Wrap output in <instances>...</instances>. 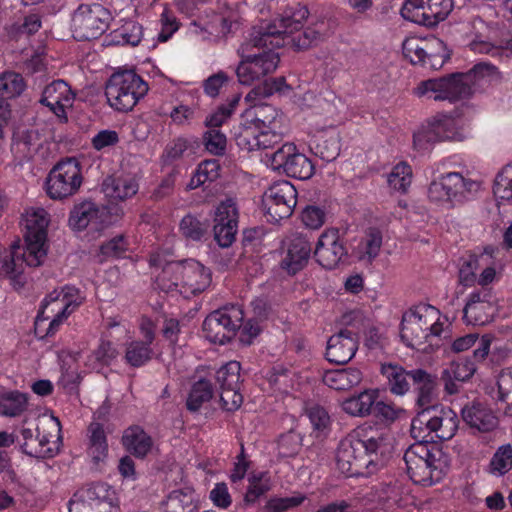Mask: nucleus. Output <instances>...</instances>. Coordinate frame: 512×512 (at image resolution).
Instances as JSON below:
<instances>
[{
	"mask_svg": "<svg viewBox=\"0 0 512 512\" xmlns=\"http://www.w3.org/2000/svg\"><path fill=\"white\" fill-rule=\"evenodd\" d=\"M381 246V232L377 229H370L357 247L359 259L371 262L379 254Z\"/></svg>",
	"mask_w": 512,
	"mask_h": 512,
	"instance_id": "50",
	"label": "nucleus"
},
{
	"mask_svg": "<svg viewBox=\"0 0 512 512\" xmlns=\"http://www.w3.org/2000/svg\"><path fill=\"white\" fill-rule=\"evenodd\" d=\"M346 253L339 230L335 228H328L322 232L314 251L317 262L326 269L335 268Z\"/></svg>",
	"mask_w": 512,
	"mask_h": 512,
	"instance_id": "21",
	"label": "nucleus"
},
{
	"mask_svg": "<svg viewBox=\"0 0 512 512\" xmlns=\"http://www.w3.org/2000/svg\"><path fill=\"white\" fill-rule=\"evenodd\" d=\"M489 253L485 252L479 256L471 257L465 262L459 271V282L464 286H473L477 283V272L486 264Z\"/></svg>",
	"mask_w": 512,
	"mask_h": 512,
	"instance_id": "51",
	"label": "nucleus"
},
{
	"mask_svg": "<svg viewBox=\"0 0 512 512\" xmlns=\"http://www.w3.org/2000/svg\"><path fill=\"white\" fill-rule=\"evenodd\" d=\"M106 212L92 201H83L76 204L70 212L69 224L75 230L90 227L100 230L104 227Z\"/></svg>",
	"mask_w": 512,
	"mask_h": 512,
	"instance_id": "24",
	"label": "nucleus"
},
{
	"mask_svg": "<svg viewBox=\"0 0 512 512\" xmlns=\"http://www.w3.org/2000/svg\"><path fill=\"white\" fill-rule=\"evenodd\" d=\"M19 440L23 453L34 458H50L56 454V448L47 435H41L39 428L35 430L23 427L20 429Z\"/></svg>",
	"mask_w": 512,
	"mask_h": 512,
	"instance_id": "25",
	"label": "nucleus"
},
{
	"mask_svg": "<svg viewBox=\"0 0 512 512\" xmlns=\"http://www.w3.org/2000/svg\"><path fill=\"white\" fill-rule=\"evenodd\" d=\"M364 428H358L343 439L337 449L336 465L348 477H368L378 470L377 451L385 438L375 433L364 438Z\"/></svg>",
	"mask_w": 512,
	"mask_h": 512,
	"instance_id": "3",
	"label": "nucleus"
},
{
	"mask_svg": "<svg viewBox=\"0 0 512 512\" xmlns=\"http://www.w3.org/2000/svg\"><path fill=\"white\" fill-rule=\"evenodd\" d=\"M512 469V445L507 443L499 446L493 454L488 472L492 476L501 477Z\"/></svg>",
	"mask_w": 512,
	"mask_h": 512,
	"instance_id": "45",
	"label": "nucleus"
},
{
	"mask_svg": "<svg viewBox=\"0 0 512 512\" xmlns=\"http://www.w3.org/2000/svg\"><path fill=\"white\" fill-rule=\"evenodd\" d=\"M149 90L148 84L132 70L113 73L105 86L109 105L119 111H131Z\"/></svg>",
	"mask_w": 512,
	"mask_h": 512,
	"instance_id": "5",
	"label": "nucleus"
},
{
	"mask_svg": "<svg viewBox=\"0 0 512 512\" xmlns=\"http://www.w3.org/2000/svg\"><path fill=\"white\" fill-rule=\"evenodd\" d=\"M118 350L110 341L102 340L99 346L87 357V366L99 370L108 366L118 357Z\"/></svg>",
	"mask_w": 512,
	"mask_h": 512,
	"instance_id": "44",
	"label": "nucleus"
},
{
	"mask_svg": "<svg viewBox=\"0 0 512 512\" xmlns=\"http://www.w3.org/2000/svg\"><path fill=\"white\" fill-rule=\"evenodd\" d=\"M122 444L132 455L144 458L152 450L153 440L142 427L134 425L124 431Z\"/></svg>",
	"mask_w": 512,
	"mask_h": 512,
	"instance_id": "37",
	"label": "nucleus"
},
{
	"mask_svg": "<svg viewBox=\"0 0 512 512\" xmlns=\"http://www.w3.org/2000/svg\"><path fill=\"white\" fill-rule=\"evenodd\" d=\"M58 294L51 292L42 302L40 311L36 317V323L49 320L52 316L67 314L62 309V303L58 299Z\"/></svg>",
	"mask_w": 512,
	"mask_h": 512,
	"instance_id": "63",
	"label": "nucleus"
},
{
	"mask_svg": "<svg viewBox=\"0 0 512 512\" xmlns=\"http://www.w3.org/2000/svg\"><path fill=\"white\" fill-rule=\"evenodd\" d=\"M111 19L110 11L102 4L82 3L72 14L73 37L78 41L97 39L108 29Z\"/></svg>",
	"mask_w": 512,
	"mask_h": 512,
	"instance_id": "8",
	"label": "nucleus"
},
{
	"mask_svg": "<svg viewBox=\"0 0 512 512\" xmlns=\"http://www.w3.org/2000/svg\"><path fill=\"white\" fill-rule=\"evenodd\" d=\"M400 337L407 347L426 351V344L433 345L431 332H425V329L417 324L414 315L405 312L402 316Z\"/></svg>",
	"mask_w": 512,
	"mask_h": 512,
	"instance_id": "31",
	"label": "nucleus"
},
{
	"mask_svg": "<svg viewBox=\"0 0 512 512\" xmlns=\"http://www.w3.org/2000/svg\"><path fill=\"white\" fill-rule=\"evenodd\" d=\"M463 81L471 88L472 85H478L482 82H490L497 77V70L488 63L476 64L467 73H461Z\"/></svg>",
	"mask_w": 512,
	"mask_h": 512,
	"instance_id": "54",
	"label": "nucleus"
},
{
	"mask_svg": "<svg viewBox=\"0 0 512 512\" xmlns=\"http://www.w3.org/2000/svg\"><path fill=\"white\" fill-rule=\"evenodd\" d=\"M273 94V87L259 85L254 87L246 96L245 101L251 108L245 112L244 120L240 126H257L258 128H277L279 112L268 104H261V100Z\"/></svg>",
	"mask_w": 512,
	"mask_h": 512,
	"instance_id": "15",
	"label": "nucleus"
},
{
	"mask_svg": "<svg viewBox=\"0 0 512 512\" xmlns=\"http://www.w3.org/2000/svg\"><path fill=\"white\" fill-rule=\"evenodd\" d=\"M496 298L490 289L481 288L469 294L463 309L464 319L468 324L485 325L495 314Z\"/></svg>",
	"mask_w": 512,
	"mask_h": 512,
	"instance_id": "20",
	"label": "nucleus"
},
{
	"mask_svg": "<svg viewBox=\"0 0 512 512\" xmlns=\"http://www.w3.org/2000/svg\"><path fill=\"white\" fill-rule=\"evenodd\" d=\"M240 363L237 361H230L223 365L216 372V380L222 388H238L240 386Z\"/></svg>",
	"mask_w": 512,
	"mask_h": 512,
	"instance_id": "56",
	"label": "nucleus"
},
{
	"mask_svg": "<svg viewBox=\"0 0 512 512\" xmlns=\"http://www.w3.org/2000/svg\"><path fill=\"white\" fill-rule=\"evenodd\" d=\"M381 373L386 378L392 394L403 396L410 390V371L397 364L387 363L381 366Z\"/></svg>",
	"mask_w": 512,
	"mask_h": 512,
	"instance_id": "39",
	"label": "nucleus"
},
{
	"mask_svg": "<svg viewBox=\"0 0 512 512\" xmlns=\"http://www.w3.org/2000/svg\"><path fill=\"white\" fill-rule=\"evenodd\" d=\"M357 350V335L348 329H342L328 339L326 359L335 364H346L355 356Z\"/></svg>",
	"mask_w": 512,
	"mask_h": 512,
	"instance_id": "22",
	"label": "nucleus"
},
{
	"mask_svg": "<svg viewBox=\"0 0 512 512\" xmlns=\"http://www.w3.org/2000/svg\"><path fill=\"white\" fill-rule=\"evenodd\" d=\"M477 342V348L473 352V356L476 360H484L489 354L491 340L488 336H483L478 339L477 334H467L465 336L457 338L452 343V350L454 352H463L471 348Z\"/></svg>",
	"mask_w": 512,
	"mask_h": 512,
	"instance_id": "40",
	"label": "nucleus"
},
{
	"mask_svg": "<svg viewBox=\"0 0 512 512\" xmlns=\"http://www.w3.org/2000/svg\"><path fill=\"white\" fill-rule=\"evenodd\" d=\"M302 448V437L295 432L282 435L278 441V455L283 458L296 456Z\"/></svg>",
	"mask_w": 512,
	"mask_h": 512,
	"instance_id": "61",
	"label": "nucleus"
},
{
	"mask_svg": "<svg viewBox=\"0 0 512 512\" xmlns=\"http://www.w3.org/2000/svg\"><path fill=\"white\" fill-rule=\"evenodd\" d=\"M119 500L116 490L107 483L96 482L79 490L69 502H81L86 509Z\"/></svg>",
	"mask_w": 512,
	"mask_h": 512,
	"instance_id": "27",
	"label": "nucleus"
},
{
	"mask_svg": "<svg viewBox=\"0 0 512 512\" xmlns=\"http://www.w3.org/2000/svg\"><path fill=\"white\" fill-rule=\"evenodd\" d=\"M25 87L24 79L20 74L11 71L0 74V99L18 97Z\"/></svg>",
	"mask_w": 512,
	"mask_h": 512,
	"instance_id": "48",
	"label": "nucleus"
},
{
	"mask_svg": "<svg viewBox=\"0 0 512 512\" xmlns=\"http://www.w3.org/2000/svg\"><path fill=\"white\" fill-rule=\"evenodd\" d=\"M475 371V363L470 359L459 358L452 361L450 365L443 370L441 376L444 381L445 390L449 394L456 393L458 391V386L455 381L465 382L474 375Z\"/></svg>",
	"mask_w": 512,
	"mask_h": 512,
	"instance_id": "34",
	"label": "nucleus"
},
{
	"mask_svg": "<svg viewBox=\"0 0 512 512\" xmlns=\"http://www.w3.org/2000/svg\"><path fill=\"white\" fill-rule=\"evenodd\" d=\"M406 312L413 314L421 329H425V332H431V336L434 339H437L445 332V327H449L447 319H442L440 311L431 305L420 304Z\"/></svg>",
	"mask_w": 512,
	"mask_h": 512,
	"instance_id": "30",
	"label": "nucleus"
},
{
	"mask_svg": "<svg viewBox=\"0 0 512 512\" xmlns=\"http://www.w3.org/2000/svg\"><path fill=\"white\" fill-rule=\"evenodd\" d=\"M75 97L70 85L57 79L44 86L39 103L47 107L60 123H67V112L72 109Z\"/></svg>",
	"mask_w": 512,
	"mask_h": 512,
	"instance_id": "19",
	"label": "nucleus"
},
{
	"mask_svg": "<svg viewBox=\"0 0 512 512\" xmlns=\"http://www.w3.org/2000/svg\"><path fill=\"white\" fill-rule=\"evenodd\" d=\"M431 120L435 128L438 141H462L465 139V132L457 127V123L452 117L442 115Z\"/></svg>",
	"mask_w": 512,
	"mask_h": 512,
	"instance_id": "43",
	"label": "nucleus"
},
{
	"mask_svg": "<svg viewBox=\"0 0 512 512\" xmlns=\"http://www.w3.org/2000/svg\"><path fill=\"white\" fill-rule=\"evenodd\" d=\"M418 441L408 447L403 459L406 463L407 473L416 484L432 485V471L435 468L433 455L428 439Z\"/></svg>",
	"mask_w": 512,
	"mask_h": 512,
	"instance_id": "16",
	"label": "nucleus"
},
{
	"mask_svg": "<svg viewBox=\"0 0 512 512\" xmlns=\"http://www.w3.org/2000/svg\"><path fill=\"white\" fill-rule=\"evenodd\" d=\"M154 352L150 345L140 340H132L126 344L124 359L132 367H141L147 364Z\"/></svg>",
	"mask_w": 512,
	"mask_h": 512,
	"instance_id": "42",
	"label": "nucleus"
},
{
	"mask_svg": "<svg viewBox=\"0 0 512 512\" xmlns=\"http://www.w3.org/2000/svg\"><path fill=\"white\" fill-rule=\"evenodd\" d=\"M279 33L276 23H262L253 28L249 38L237 50L241 58L236 68L239 83L251 85L277 69L279 55L273 48L284 46Z\"/></svg>",
	"mask_w": 512,
	"mask_h": 512,
	"instance_id": "1",
	"label": "nucleus"
},
{
	"mask_svg": "<svg viewBox=\"0 0 512 512\" xmlns=\"http://www.w3.org/2000/svg\"><path fill=\"white\" fill-rule=\"evenodd\" d=\"M263 204L268 221L277 223L286 219L297 204L296 188L288 181L275 183L265 192Z\"/></svg>",
	"mask_w": 512,
	"mask_h": 512,
	"instance_id": "17",
	"label": "nucleus"
},
{
	"mask_svg": "<svg viewBox=\"0 0 512 512\" xmlns=\"http://www.w3.org/2000/svg\"><path fill=\"white\" fill-rule=\"evenodd\" d=\"M211 281L210 269L194 259L168 262L156 278L161 290L167 293L176 292L185 298L204 292Z\"/></svg>",
	"mask_w": 512,
	"mask_h": 512,
	"instance_id": "4",
	"label": "nucleus"
},
{
	"mask_svg": "<svg viewBox=\"0 0 512 512\" xmlns=\"http://www.w3.org/2000/svg\"><path fill=\"white\" fill-rule=\"evenodd\" d=\"M248 481L249 486L244 497L246 504H254L272 486L270 475L267 472L253 473L249 476Z\"/></svg>",
	"mask_w": 512,
	"mask_h": 512,
	"instance_id": "46",
	"label": "nucleus"
},
{
	"mask_svg": "<svg viewBox=\"0 0 512 512\" xmlns=\"http://www.w3.org/2000/svg\"><path fill=\"white\" fill-rule=\"evenodd\" d=\"M165 512H194L195 504L191 494L173 491L164 503Z\"/></svg>",
	"mask_w": 512,
	"mask_h": 512,
	"instance_id": "57",
	"label": "nucleus"
},
{
	"mask_svg": "<svg viewBox=\"0 0 512 512\" xmlns=\"http://www.w3.org/2000/svg\"><path fill=\"white\" fill-rule=\"evenodd\" d=\"M308 15V9L297 4L295 7L286 9L281 18L272 22L277 24L284 46L291 45L296 49H306L320 40L321 33L313 28L308 27L300 32L302 23Z\"/></svg>",
	"mask_w": 512,
	"mask_h": 512,
	"instance_id": "9",
	"label": "nucleus"
},
{
	"mask_svg": "<svg viewBox=\"0 0 512 512\" xmlns=\"http://www.w3.org/2000/svg\"><path fill=\"white\" fill-rule=\"evenodd\" d=\"M28 404L26 394L19 391L0 393V415L15 417L23 413Z\"/></svg>",
	"mask_w": 512,
	"mask_h": 512,
	"instance_id": "41",
	"label": "nucleus"
},
{
	"mask_svg": "<svg viewBox=\"0 0 512 512\" xmlns=\"http://www.w3.org/2000/svg\"><path fill=\"white\" fill-rule=\"evenodd\" d=\"M402 52L413 65L434 70L441 68L447 57L444 44L438 38L409 37L402 44Z\"/></svg>",
	"mask_w": 512,
	"mask_h": 512,
	"instance_id": "13",
	"label": "nucleus"
},
{
	"mask_svg": "<svg viewBox=\"0 0 512 512\" xmlns=\"http://www.w3.org/2000/svg\"><path fill=\"white\" fill-rule=\"evenodd\" d=\"M494 194L508 201H512V163L503 167L494 181Z\"/></svg>",
	"mask_w": 512,
	"mask_h": 512,
	"instance_id": "59",
	"label": "nucleus"
},
{
	"mask_svg": "<svg viewBox=\"0 0 512 512\" xmlns=\"http://www.w3.org/2000/svg\"><path fill=\"white\" fill-rule=\"evenodd\" d=\"M238 207L236 202L228 198L218 204L214 214L215 223H226L238 225Z\"/></svg>",
	"mask_w": 512,
	"mask_h": 512,
	"instance_id": "62",
	"label": "nucleus"
},
{
	"mask_svg": "<svg viewBox=\"0 0 512 512\" xmlns=\"http://www.w3.org/2000/svg\"><path fill=\"white\" fill-rule=\"evenodd\" d=\"M378 398V391L365 389L352 395L341 402L342 410L353 417H366L371 414L375 401Z\"/></svg>",
	"mask_w": 512,
	"mask_h": 512,
	"instance_id": "36",
	"label": "nucleus"
},
{
	"mask_svg": "<svg viewBox=\"0 0 512 512\" xmlns=\"http://www.w3.org/2000/svg\"><path fill=\"white\" fill-rule=\"evenodd\" d=\"M86 452L94 465L104 464L108 457L107 436L102 424L92 422L87 427Z\"/></svg>",
	"mask_w": 512,
	"mask_h": 512,
	"instance_id": "32",
	"label": "nucleus"
},
{
	"mask_svg": "<svg viewBox=\"0 0 512 512\" xmlns=\"http://www.w3.org/2000/svg\"><path fill=\"white\" fill-rule=\"evenodd\" d=\"M82 181L80 163L74 158H67L49 172L45 183L47 195L53 200H63L74 195Z\"/></svg>",
	"mask_w": 512,
	"mask_h": 512,
	"instance_id": "10",
	"label": "nucleus"
},
{
	"mask_svg": "<svg viewBox=\"0 0 512 512\" xmlns=\"http://www.w3.org/2000/svg\"><path fill=\"white\" fill-rule=\"evenodd\" d=\"M410 378L417 393L416 403L421 410L431 408L437 398V378L423 369L410 370Z\"/></svg>",
	"mask_w": 512,
	"mask_h": 512,
	"instance_id": "29",
	"label": "nucleus"
},
{
	"mask_svg": "<svg viewBox=\"0 0 512 512\" xmlns=\"http://www.w3.org/2000/svg\"><path fill=\"white\" fill-rule=\"evenodd\" d=\"M213 396V389L209 381L200 379L195 382L187 398V408L190 411H198L201 406Z\"/></svg>",
	"mask_w": 512,
	"mask_h": 512,
	"instance_id": "49",
	"label": "nucleus"
},
{
	"mask_svg": "<svg viewBox=\"0 0 512 512\" xmlns=\"http://www.w3.org/2000/svg\"><path fill=\"white\" fill-rule=\"evenodd\" d=\"M181 235L188 241L198 242L207 232V225L192 215H186L180 222Z\"/></svg>",
	"mask_w": 512,
	"mask_h": 512,
	"instance_id": "55",
	"label": "nucleus"
},
{
	"mask_svg": "<svg viewBox=\"0 0 512 512\" xmlns=\"http://www.w3.org/2000/svg\"><path fill=\"white\" fill-rule=\"evenodd\" d=\"M139 184L134 176L107 177L102 184V191L112 201H124L136 195Z\"/></svg>",
	"mask_w": 512,
	"mask_h": 512,
	"instance_id": "33",
	"label": "nucleus"
},
{
	"mask_svg": "<svg viewBox=\"0 0 512 512\" xmlns=\"http://www.w3.org/2000/svg\"><path fill=\"white\" fill-rule=\"evenodd\" d=\"M462 418L470 427L482 432L491 431L497 426V418L493 412L481 404L464 407Z\"/></svg>",
	"mask_w": 512,
	"mask_h": 512,
	"instance_id": "38",
	"label": "nucleus"
},
{
	"mask_svg": "<svg viewBox=\"0 0 512 512\" xmlns=\"http://www.w3.org/2000/svg\"><path fill=\"white\" fill-rule=\"evenodd\" d=\"M311 152L325 162L335 160L340 153L339 133L333 127L314 133L309 141Z\"/></svg>",
	"mask_w": 512,
	"mask_h": 512,
	"instance_id": "26",
	"label": "nucleus"
},
{
	"mask_svg": "<svg viewBox=\"0 0 512 512\" xmlns=\"http://www.w3.org/2000/svg\"><path fill=\"white\" fill-rule=\"evenodd\" d=\"M311 253L309 240L301 235L294 234L288 239L287 253L282 259V267L290 274H295L307 263Z\"/></svg>",
	"mask_w": 512,
	"mask_h": 512,
	"instance_id": "28",
	"label": "nucleus"
},
{
	"mask_svg": "<svg viewBox=\"0 0 512 512\" xmlns=\"http://www.w3.org/2000/svg\"><path fill=\"white\" fill-rule=\"evenodd\" d=\"M58 294V299L62 303V309L71 314L84 301L83 293L74 286L66 285L61 290H54Z\"/></svg>",
	"mask_w": 512,
	"mask_h": 512,
	"instance_id": "58",
	"label": "nucleus"
},
{
	"mask_svg": "<svg viewBox=\"0 0 512 512\" xmlns=\"http://www.w3.org/2000/svg\"><path fill=\"white\" fill-rule=\"evenodd\" d=\"M362 372L357 368H341L326 371L323 383L336 391H348L361 383Z\"/></svg>",
	"mask_w": 512,
	"mask_h": 512,
	"instance_id": "35",
	"label": "nucleus"
},
{
	"mask_svg": "<svg viewBox=\"0 0 512 512\" xmlns=\"http://www.w3.org/2000/svg\"><path fill=\"white\" fill-rule=\"evenodd\" d=\"M50 218L42 207H29L22 215L25 246H13L10 261L5 260L1 273L15 279L23 272L25 266L38 267L46 258L47 227Z\"/></svg>",
	"mask_w": 512,
	"mask_h": 512,
	"instance_id": "2",
	"label": "nucleus"
},
{
	"mask_svg": "<svg viewBox=\"0 0 512 512\" xmlns=\"http://www.w3.org/2000/svg\"><path fill=\"white\" fill-rule=\"evenodd\" d=\"M244 313L240 306L224 307L209 314L203 322L205 338L210 342L224 344L240 329Z\"/></svg>",
	"mask_w": 512,
	"mask_h": 512,
	"instance_id": "12",
	"label": "nucleus"
},
{
	"mask_svg": "<svg viewBox=\"0 0 512 512\" xmlns=\"http://www.w3.org/2000/svg\"><path fill=\"white\" fill-rule=\"evenodd\" d=\"M220 165L217 160H205L202 161L194 173L191 181L190 188H196L200 185L205 184L206 182H212L216 180L219 176Z\"/></svg>",
	"mask_w": 512,
	"mask_h": 512,
	"instance_id": "53",
	"label": "nucleus"
},
{
	"mask_svg": "<svg viewBox=\"0 0 512 512\" xmlns=\"http://www.w3.org/2000/svg\"><path fill=\"white\" fill-rule=\"evenodd\" d=\"M452 8V0H406L401 15L408 21L431 27L444 20Z\"/></svg>",
	"mask_w": 512,
	"mask_h": 512,
	"instance_id": "14",
	"label": "nucleus"
},
{
	"mask_svg": "<svg viewBox=\"0 0 512 512\" xmlns=\"http://www.w3.org/2000/svg\"><path fill=\"white\" fill-rule=\"evenodd\" d=\"M389 186L399 192H406L412 183V168L405 162L395 165L388 174Z\"/></svg>",
	"mask_w": 512,
	"mask_h": 512,
	"instance_id": "52",
	"label": "nucleus"
},
{
	"mask_svg": "<svg viewBox=\"0 0 512 512\" xmlns=\"http://www.w3.org/2000/svg\"><path fill=\"white\" fill-rule=\"evenodd\" d=\"M470 48L477 53L499 56L502 49L512 50V37L510 39H502L495 43L477 37L470 42Z\"/></svg>",
	"mask_w": 512,
	"mask_h": 512,
	"instance_id": "60",
	"label": "nucleus"
},
{
	"mask_svg": "<svg viewBox=\"0 0 512 512\" xmlns=\"http://www.w3.org/2000/svg\"><path fill=\"white\" fill-rule=\"evenodd\" d=\"M471 91L468 84L463 81L461 73L421 81L414 88V94L419 98L449 102L466 98Z\"/></svg>",
	"mask_w": 512,
	"mask_h": 512,
	"instance_id": "11",
	"label": "nucleus"
},
{
	"mask_svg": "<svg viewBox=\"0 0 512 512\" xmlns=\"http://www.w3.org/2000/svg\"><path fill=\"white\" fill-rule=\"evenodd\" d=\"M480 189L479 181L466 178L458 172H449L430 183L428 197L433 202L454 206L472 198Z\"/></svg>",
	"mask_w": 512,
	"mask_h": 512,
	"instance_id": "7",
	"label": "nucleus"
},
{
	"mask_svg": "<svg viewBox=\"0 0 512 512\" xmlns=\"http://www.w3.org/2000/svg\"><path fill=\"white\" fill-rule=\"evenodd\" d=\"M274 170H282L290 177L309 179L314 174V164L300 153L293 143H285L270 155Z\"/></svg>",
	"mask_w": 512,
	"mask_h": 512,
	"instance_id": "18",
	"label": "nucleus"
},
{
	"mask_svg": "<svg viewBox=\"0 0 512 512\" xmlns=\"http://www.w3.org/2000/svg\"><path fill=\"white\" fill-rule=\"evenodd\" d=\"M436 142L439 141L432 120L423 124L413 135V144L417 150H426Z\"/></svg>",
	"mask_w": 512,
	"mask_h": 512,
	"instance_id": "64",
	"label": "nucleus"
},
{
	"mask_svg": "<svg viewBox=\"0 0 512 512\" xmlns=\"http://www.w3.org/2000/svg\"><path fill=\"white\" fill-rule=\"evenodd\" d=\"M143 37V27L134 20H125L120 27L113 31V39L118 44L136 46Z\"/></svg>",
	"mask_w": 512,
	"mask_h": 512,
	"instance_id": "47",
	"label": "nucleus"
},
{
	"mask_svg": "<svg viewBox=\"0 0 512 512\" xmlns=\"http://www.w3.org/2000/svg\"><path fill=\"white\" fill-rule=\"evenodd\" d=\"M235 138L241 149L254 151L272 147L278 142L280 136L276 132V128H258L253 125L240 126Z\"/></svg>",
	"mask_w": 512,
	"mask_h": 512,
	"instance_id": "23",
	"label": "nucleus"
},
{
	"mask_svg": "<svg viewBox=\"0 0 512 512\" xmlns=\"http://www.w3.org/2000/svg\"><path fill=\"white\" fill-rule=\"evenodd\" d=\"M457 414L449 407L433 406L418 412L411 423L415 439H428L431 433L441 440H450L458 430Z\"/></svg>",
	"mask_w": 512,
	"mask_h": 512,
	"instance_id": "6",
	"label": "nucleus"
}]
</instances>
